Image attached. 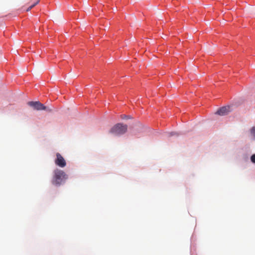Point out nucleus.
<instances>
[{"label":"nucleus","instance_id":"1","mask_svg":"<svg viewBox=\"0 0 255 255\" xmlns=\"http://www.w3.org/2000/svg\"><path fill=\"white\" fill-rule=\"evenodd\" d=\"M67 178V175L63 170L56 169L54 171V175L51 182L54 185L60 186Z\"/></svg>","mask_w":255,"mask_h":255},{"label":"nucleus","instance_id":"2","mask_svg":"<svg viewBox=\"0 0 255 255\" xmlns=\"http://www.w3.org/2000/svg\"><path fill=\"white\" fill-rule=\"evenodd\" d=\"M128 130V126L122 123L115 125L111 128L110 132L115 135H120L125 133Z\"/></svg>","mask_w":255,"mask_h":255},{"label":"nucleus","instance_id":"3","mask_svg":"<svg viewBox=\"0 0 255 255\" xmlns=\"http://www.w3.org/2000/svg\"><path fill=\"white\" fill-rule=\"evenodd\" d=\"M28 105L33 108L34 110L40 111L44 110L48 112L52 111V109L49 107L45 106L43 104L39 102H29Z\"/></svg>","mask_w":255,"mask_h":255},{"label":"nucleus","instance_id":"4","mask_svg":"<svg viewBox=\"0 0 255 255\" xmlns=\"http://www.w3.org/2000/svg\"><path fill=\"white\" fill-rule=\"evenodd\" d=\"M56 155L55 164L60 167H64L66 165V162L63 157L59 153H57Z\"/></svg>","mask_w":255,"mask_h":255},{"label":"nucleus","instance_id":"5","mask_svg":"<svg viewBox=\"0 0 255 255\" xmlns=\"http://www.w3.org/2000/svg\"><path fill=\"white\" fill-rule=\"evenodd\" d=\"M231 112V107L229 106L223 107L220 108L216 113L220 116H225Z\"/></svg>","mask_w":255,"mask_h":255},{"label":"nucleus","instance_id":"6","mask_svg":"<svg viewBox=\"0 0 255 255\" xmlns=\"http://www.w3.org/2000/svg\"><path fill=\"white\" fill-rule=\"evenodd\" d=\"M39 2V0H38L35 3L30 5L29 7H28L26 9V11H30L33 7H34L36 4H37Z\"/></svg>","mask_w":255,"mask_h":255},{"label":"nucleus","instance_id":"7","mask_svg":"<svg viewBox=\"0 0 255 255\" xmlns=\"http://www.w3.org/2000/svg\"><path fill=\"white\" fill-rule=\"evenodd\" d=\"M250 132L252 135L255 137V127H253L250 130Z\"/></svg>","mask_w":255,"mask_h":255},{"label":"nucleus","instance_id":"8","mask_svg":"<svg viewBox=\"0 0 255 255\" xmlns=\"http://www.w3.org/2000/svg\"><path fill=\"white\" fill-rule=\"evenodd\" d=\"M251 160L253 163H255V154L252 155L251 157Z\"/></svg>","mask_w":255,"mask_h":255},{"label":"nucleus","instance_id":"9","mask_svg":"<svg viewBox=\"0 0 255 255\" xmlns=\"http://www.w3.org/2000/svg\"><path fill=\"white\" fill-rule=\"evenodd\" d=\"M169 134H170L169 136H173V135H178L177 133H176L175 132H171L169 133Z\"/></svg>","mask_w":255,"mask_h":255},{"label":"nucleus","instance_id":"10","mask_svg":"<svg viewBox=\"0 0 255 255\" xmlns=\"http://www.w3.org/2000/svg\"><path fill=\"white\" fill-rule=\"evenodd\" d=\"M128 118V117L125 115H123L122 117V119H125V118Z\"/></svg>","mask_w":255,"mask_h":255}]
</instances>
